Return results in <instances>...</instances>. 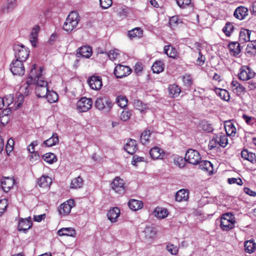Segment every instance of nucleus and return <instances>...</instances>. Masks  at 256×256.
<instances>
[{
  "mask_svg": "<svg viewBox=\"0 0 256 256\" xmlns=\"http://www.w3.org/2000/svg\"><path fill=\"white\" fill-rule=\"evenodd\" d=\"M52 180L48 176H42L38 181V185L42 188H48L52 184Z\"/></svg>",
  "mask_w": 256,
  "mask_h": 256,
  "instance_id": "nucleus-33",
  "label": "nucleus"
},
{
  "mask_svg": "<svg viewBox=\"0 0 256 256\" xmlns=\"http://www.w3.org/2000/svg\"><path fill=\"white\" fill-rule=\"evenodd\" d=\"M183 82L186 86L190 87L192 83V80L190 75H185L183 77Z\"/></svg>",
  "mask_w": 256,
  "mask_h": 256,
  "instance_id": "nucleus-60",
  "label": "nucleus"
},
{
  "mask_svg": "<svg viewBox=\"0 0 256 256\" xmlns=\"http://www.w3.org/2000/svg\"><path fill=\"white\" fill-rule=\"evenodd\" d=\"M199 164L200 167L202 170H206L209 172L212 171V164L210 162L207 160L201 161L199 162Z\"/></svg>",
  "mask_w": 256,
  "mask_h": 256,
  "instance_id": "nucleus-42",
  "label": "nucleus"
},
{
  "mask_svg": "<svg viewBox=\"0 0 256 256\" xmlns=\"http://www.w3.org/2000/svg\"><path fill=\"white\" fill-rule=\"evenodd\" d=\"M42 158L44 160L50 164H52L56 162L57 158L56 156L52 153H46L43 155Z\"/></svg>",
  "mask_w": 256,
  "mask_h": 256,
  "instance_id": "nucleus-43",
  "label": "nucleus"
},
{
  "mask_svg": "<svg viewBox=\"0 0 256 256\" xmlns=\"http://www.w3.org/2000/svg\"><path fill=\"white\" fill-rule=\"evenodd\" d=\"M150 154L154 160L163 159L165 156V153L161 148L155 146L152 148L150 150Z\"/></svg>",
  "mask_w": 256,
  "mask_h": 256,
  "instance_id": "nucleus-17",
  "label": "nucleus"
},
{
  "mask_svg": "<svg viewBox=\"0 0 256 256\" xmlns=\"http://www.w3.org/2000/svg\"><path fill=\"white\" fill-rule=\"evenodd\" d=\"M58 234L60 236H74L76 235V231L72 228H63L58 231Z\"/></svg>",
  "mask_w": 256,
  "mask_h": 256,
  "instance_id": "nucleus-31",
  "label": "nucleus"
},
{
  "mask_svg": "<svg viewBox=\"0 0 256 256\" xmlns=\"http://www.w3.org/2000/svg\"><path fill=\"white\" fill-rule=\"evenodd\" d=\"M116 102L118 106L121 108H124L127 105L128 100L126 97L119 96L117 97Z\"/></svg>",
  "mask_w": 256,
  "mask_h": 256,
  "instance_id": "nucleus-47",
  "label": "nucleus"
},
{
  "mask_svg": "<svg viewBox=\"0 0 256 256\" xmlns=\"http://www.w3.org/2000/svg\"><path fill=\"white\" fill-rule=\"evenodd\" d=\"M164 52L168 56L173 58H176L178 56L177 50L170 45L164 46Z\"/></svg>",
  "mask_w": 256,
  "mask_h": 256,
  "instance_id": "nucleus-26",
  "label": "nucleus"
},
{
  "mask_svg": "<svg viewBox=\"0 0 256 256\" xmlns=\"http://www.w3.org/2000/svg\"><path fill=\"white\" fill-rule=\"evenodd\" d=\"M242 157L252 164L256 162V155L254 153L248 152L246 150H244L241 152Z\"/></svg>",
  "mask_w": 256,
  "mask_h": 256,
  "instance_id": "nucleus-28",
  "label": "nucleus"
},
{
  "mask_svg": "<svg viewBox=\"0 0 256 256\" xmlns=\"http://www.w3.org/2000/svg\"><path fill=\"white\" fill-rule=\"evenodd\" d=\"M131 116L130 112L126 110H124L120 114V118L123 121L128 120Z\"/></svg>",
  "mask_w": 256,
  "mask_h": 256,
  "instance_id": "nucleus-51",
  "label": "nucleus"
},
{
  "mask_svg": "<svg viewBox=\"0 0 256 256\" xmlns=\"http://www.w3.org/2000/svg\"><path fill=\"white\" fill-rule=\"evenodd\" d=\"M134 107L140 112H144L146 110V106H144L142 102L139 100H136L134 102Z\"/></svg>",
  "mask_w": 256,
  "mask_h": 256,
  "instance_id": "nucleus-58",
  "label": "nucleus"
},
{
  "mask_svg": "<svg viewBox=\"0 0 256 256\" xmlns=\"http://www.w3.org/2000/svg\"><path fill=\"white\" fill-rule=\"evenodd\" d=\"M50 103H54L58 100V94L54 90H48L45 97Z\"/></svg>",
  "mask_w": 256,
  "mask_h": 256,
  "instance_id": "nucleus-39",
  "label": "nucleus"
},
{
  "mask_svg": "<svg viewBox=\"0 0 256 256\" xmlns=\"http://www.w3.org/2000/svg\"><path fill=\"white\" fill-rule=\"evenodd\" d=\"M128 206L130 210L136 211L142 208L143 203L140 200L131 199L128 202Z\"/></svg>",
  "mask_w": 256,
  "mask_h": 256,
  "instance_id": "nucleus-30",
  "label": "nucleus"
},
{
  "mask_svg": "<svg viewBox=\"0 0 256 256\" xmlns=\"http://www.w3.org/2000/svg\"><path fill=\"white\" fill-rule=\"evenodd\" d=\"M219 146L218 136L214 137L209 142L208 147L210 149L214 148Z\"/></svg>",
  "mask_w": 256,
  "mask_h": 256,
  "instance_id": "nucleus-52",
  "label": "nucleus"
},
{
  "mask_svg": "<svg viewBox=\"0 0 256 256\" xmlns=\"http://www.w3.org/2000/svg\"><path fill=\"white\" fill-rule=\"evenodd\" d=\"M255 72L247 66H242L239 70L238 78L240 80L246 81L253 78Z\"/></svg>",
  "mask_w": 256,
  "mask_h": 256,
  "instance_id": "nucleus-8",
  "label": "nucleus"
},
{
  "mask_svg": "<svg viewBox=\"0 0 256 256\" xmlns=\"http://www.w3.org/2000/svg\"><path fill=\"white\" fill-rule=\"evenodd\" d=\"M43 70L42 67H40L38 69V66L36 64H32L30 74L28 76V80L25 84L22 86L20 89L21 92L25 90L24 94L25 95H28L29 90L28 86L32 84L36 85V93L39 98H44L48 90V83L44 80L42 74Z\"/></svg>",
  "mask_w": 256,
  "mask_h": 256,
  "instance_id": "nucleus-1",
  "label": "nucleus"
},
{
  "mask_svg": "<svg viewBox=\"0 0 256 256\" xmlns=\"http://www.w3.org/2000/svg\"><path fill=\"white\" fill-rule=\"evenodd\" d=\"M142 234L144 240L147 242H149L152 240L155 237L156 231L153 227L146 226L142 231Z\"/></svg>",
  "mask_w": 256,
  "mask_h": 256,
  "instance_id": "nucleus-16",
  "label": "nucleus"
},
{
  "mask_svg": "<svg viewBox=\"0 0 256 256\" xmlns=\"http://www.w3.org/2000/svg\"><path fill=\"white\" fill-rule=\"evenodd\" d=\"M169 95L172 98L178 97L181 92L180 88L177 85L173 84L168 87Z\"/></svg>",
  "mask_w": 256,
  "mask_h": 256,
  "instance_id": "nucleus-34",
  "label": "nucleus"
},
{
  "mask_svg": "<svg viewBox=\"0 0 256 256\" xmlns=\"http://www.w3.org/2000/svg\"><path fill=\"white\" fill-rule=\"evenodd\" d=\"M246 52L250 55H254L256 54V40H252L246 47Z\"/></svg>",
  "mask_w": 256,
  "mask_h": 256,
  "instance_id": "nucleus-44",
  "label": "nucleus"
},
{
  "mask_svg": "<svg viewBox=\"0 0 256 256\" xmlns=\"http://www.w3.org/2000/svg\"><path fill=\"white\" fill-rule=\"evenodd\" d=\"M205 61V57L203 56L201 52L198 51V56L196 60V64L198 66H202L204 64Z\"/></svg>",
  "mask_w": 256,
  "mask_h": 256,
  "instance_id": "nucleus-62",
  "label": "nucleus"
},
{
  "mask_svg": "<svg viewBox=\"0 0 256 256\" xmlns=\"http://www.w3.org/2000/svg\"><path fill=\"white\" fill-rule=\"evenodd\" d=\"M167 250L171 254L176 255L178 252V248L176 246L170 244L167 246Z\"/></svg>",
  "mask_w": 256,
  "mask_h": 256,
  "instance_id": "nucleus-59",
  "label": "nucleus"
},
{
  "mask_svg": "<svg viewBox=\"0 0 256 256\" xmlns=\"http://www.w3.org/2000/svg\"><path fill=\"white\" fill-rule=\"evenodd\" d=\"M184 159L188 162L196 165L199 164L201 158L197 150L189 149L186 154Z\"/></svg>",
  "mask_w": 256,
  "mask_h": 256,
  "instance_id": "nucleus-7",
  "label": "nucleus"
},
{
  "mask_svg": "<svg viewBox=\"0 0 256 256\" xmlns=\"http://www.w3.org/2000/svg\"><path fill=\"white\" fill-rule=\"evenodd\" d=\"M92 48L88 46H84L78 49L76 56L78 58H88L92 56Z\"/></svg>",
  "mask_w": 256,
  "mask_h": 256,
  "instance_id": "nucleus-14",
  "label": "nucleus"
},
{
  "mask_svg": "<svg viewBox=\"0 0 256 256\" xmlns=\"http://www.w3.org/2000/svg\"><path fill=\"white\" fill-rule=\"evenodd\" d=\"M59 142L58 136L56 134H54L48 140L44 141V144L48 146H52L58 144Z\"/></svg>",
  "mask_w": 256,
  "mask_h": 256,
  "instance_id": "nucleus-38",
  "label": "nucleus"
},
{
  "mask_svg": "<svg viewBox=\"0 0 256 256\" xmlns=\"http://www.w3.org/2000/svg\"><path fill=\"white\" fill-rule=\"evenodd\" d=\"M124 148L128 153L130 154H134L138 150L136 140L132 139L128 140L124 146Z\"/></svg>",
  "mask_w": 256,
  "mask_h": 256,
  "instance_id": "nucleus-20",
  "label": "nucleus"
},
{
  "mask_svg": "<svg viewBox=\"0 0 256 256\" xmlns=\"http://www.w3.org/2000/svg\"><path fill=\"white\" fill-rule=\"evenodd\" d=\"M224 129L228 136H234L236 134V128L230 120L226 121L224 122Z\"/></svg>",
  "mask_w": 256,
  "mask_h": 256,
  "instance_id": "nucleus-25",
  "label": "nucleus"
},
{
  "mask_svg": "<svg viewBox=\"0 0 256 256\" xmlns=\"http://www.w3.org/2000/svg\"><path fill=\"white\" fill-rule=\"evenodd\" d=\"M92 102L91 98L82 97L76 103L78 110L80 112H86L92 106Z\"/></svg>",
  "mask_w": 256,
  "mask_h": 256,
  "instance_id": "nucleus-9",
  "label": "nucleus"
},
{
  "mask_svg": "<svg viewBox=\"0 0 256 256\" xmlns=\"http://www.w3.org/2000/svg\"><path fill=\"white\" fill-rule=\"evenodd\" d=\"M40 28L38 26H34L30 32V42L32 44V45L33 46H36V44L37 42V38L38 36V33L40 31Z\"/></svg>",
  "mask_w": 256,
  "mask_h": 256,
  "instance_id": "nucleus-27",
  "label": "nucleus"
},
{
  "mask_svg": "<svg viewBox=\"0 0 256 256\" xmlns=\"http://www.w3.org/2000/svg\"><path fill=\"white\" fill-rule=\"evenodd\" d=\"M132 72L130 68L122 64L117 65L114 70V74L118 78H122L129 75Z\"/></svg>",
  "mask_w": 256,
  "mask_h": 256,
  "instance_id": "nucleus-11",
  "label": "nucleus"
},
{
  "mask_svg": "<svg viewBox=\"0 0 256 256\" xmlns=\"http://www.w3.org/2000/svg\"><path fill=\"white\" fill-rule=\"evenodd\" d=\"M244 248L246 252L251 254L256 250V244L254 242L253 240H247L244 242Z\"/></svg>",
  "mask_w": 256,
  "mask_h": 256,
  "instance_id": "nucleus-36",
  "label": "nucleus"
},
{
  "mask_svg": "<svg viewBox=\"0 0 256 256\" xmlns=\"http://www.w3.org/2000/svg\"><path fill=\"white\" fill-rule=\"evenodd\" d=\"M14 144V141L12 139L8 140L7 144L6 145V152H11L12 150V145Z\"/></svg>",
  "mask_w": 256,
  "mask_h": 256,
  "instance_id": "nucleus-64",
  "label": "nucleus"
},
{
  "mask_svg": "<svg viewBox=\"0 0 256 256\" xmlns=\"http://www.w3.org/2000/svg\"><path fill=\"white\" fill-rule=\"evenodd\" d=\"M120 210L115 207L110 210L107 213V216L108 220L112 222H114L116 220L117 218L120 216Z\"/></svg>",
  "mask_w": 256,
  "mask_h": 256,
  "instance_id": "nucleus-24",
  "label": "nucleus"
},
{
  "mask_svg": "<svg viewBox=\"0 0 256 256\" xmlns=\"http://www.w3.org/2000/svg\"><path fill=\"white\" fill-rule=\"evenodd\" d=\"M154 214L158 218H164L167 216L168 212L166 208L157 207L154 211Z\"/></svg>",
  "mask_w": 256,
  "mask_h": 256,
  "instance_id": "nucleus-35",
  "label": "nucleus"
},
{
  "mask_svg": "<svg viewBox=\"0 0 256 256\" xmlns=\"http://www.w3.org/2000/svg\"><path fill=\"white\" fill-rule=\"evenodd\" d=\"M252 31L247 29H242L239 34L240 40L242 43L248 42L250 40Z\"/></svg>",
  "mask_w": 256,
  "mask_h": 256,
  "instance_id": "nucleus-29",
  "label": "nucleus"
},
{
  "mask_svg": "<svg viewBox=\"0 0 256 256\" xmlns=\"http://www.w3.org/2000/svg\"><path fill=\"white\" fill-rule=\"evenodd\" d=\"M2 100L4 102V106H9L14 102V97L12 94H9L4 96Z\"/></svg>",
  "mask_w": 256,
  "mask_h": 256,
  "instance_id": "nucleus-49",
  "label": "nucleus"
},
{
  "mask_svg": "<svg viewBox=\"0 0 256 256\" xmlns=\"http://www.w3.org/2000/svg\"><path fill=\"white\" fill-rule=\"evenodd\" d=\"M151 134V132L150 130H146L140 136V140L143 144H146L149 142V138Z\"/></svg>",
  "mask_w": 256,
  "mask_h": 256,
  "instance_id": "nucleus-45",
  "label": "nucleus"
},
{
  "mask_svg": "<svg viewBox=\"0 0 256 256\" xmlns=\"http://www.w3.org/2000/svg\"><path fill=\"white\" fill-rule=\"evenodd\" d=\"M14 184V179L10 178H4L1 180V187L4 192H8Z\"/></svg>",
  "mask_w": 256,
  "mask_h": 256,
  "instance_id": "nucleus-18",
  "label": "nucleus"
},
{
  "mask_svg": "<svg viewBox=\"0 0 256 256\" xmlns=\"http://www.w3.org/2000/svg\"><path fill=\"white\" fill-rule=\"evenodd\" d=\"M232 92L238 96H240L246 92V88L236 80H232L231 82Z\"/></svg>",
  "mask_w": 256,
  "mask_h": 256,
  "instance_id": "nucleus-19",
  "label": "nucleus"
},
{
  "mask_svg": "<svg viewBox=\"0 0 256 256\" xmlns=\"http://www.w3.org/2000/svg\"><path fill=\"white\" fill-rule=\"evenodd\" d=\"M189 192L187 190L181 189L178 190L175 196L176 200L178 202L186 201L188 199Z\"/></svg>",
  "mask_w": 256,
  "mask_h": 256,
  "instance_id": "nucleus-22",
  "label": "nucleus"
},
{
  "mask_svg": "<svg viewBox=\"0 0 256 256\" xmlns=\"http://www.w3.org/2000/svg\"><path fill=\"white\" fill-rule=\"evenodd\" d=\"M107 54L110 60H114L116 59L120 55L119 50L116 49L110 50L108 52Z\"/></svg>",
  "mask_w": 256,
  "mask_h": 256,
  "instance_id": "nucleus-50",
  "label": "nucleus"
},
{
  "mask_svg": "<svg viewBox=\"0 0 256 256\" xmlns=\"http://www.w3.org/2000/svg\"><path fill=\"white\" fill-rule=\"evenodd\" d=\"M74 206V200H69L61 204L58 208V212L60 215L66 216L71 211L72 208Z\"/></svg>",
  "mask_w": 256,
  "mask_h": 256,
  "instance_id": "nucleus-13",
  "label": "nucleus"
},
{
  "mask_svg": "<svg viewBox=\"0 0 256 256\" xmlns=\"http://www.w3.org/2000/svg\"><path fill=\"white\" fill-rule=\"evenodd\" d=\"M80 21V16L76 11L71 12L68 16L62 28L66 32H72L78 26Z\"/></svg>",
  "mask_w": 256,
  "mask_h": 256,
  "instance_id": "nucleus-2",
  "label": "nucleus"
},
{
  "mask_svg": "<svg viewBox=\"0 0 256 256\" xmlns=\"http://www.w3.org/2000/svg\"><path fill=\"white\" fill-rule=\"evenodd\" d=\"M235 222L233 214L230 212L225 213L222 216L220 227L224 231H228L234 228Z\"/></svg>",
  "mask_w": 256,
  "mask_h": 256,
  "instance_id": "nucleus-4",
  "label": "nucleus"
},
{
  "mask_svg": "<svg viewBox=\"0 0 256 256\" xmlns=\"http://www.w3.org/2000/svg\"><path fill=\"white\" fill-rule=\"evenodd\" d=\"M13 50L16 59H19L24 62L28 58L30 55V50L24 46L22 44L14 45Z\"/></svg>",
  "mask_w": 256,
  "mask_h": 256,
  "instance_id": "nucleus-5",
  "label": "nucleus"
},
{
  "mask_svg": "<svg viewBox=\"0 0 256 256\" xmlns=\"http://www.w3.org/2000/svg\"><path fill=\"white\" fill-rule=\"evenodd\" d=\"M8 205V200L6 199L0 200V216H2L5 212Z\"/></svg>",
  "mask_w": 256,
  "mask_h": 256,
  "instance_id": "nucleus-53",
  "label": "nucleus"
},
{
  "mask_svg": "<svg viewBox=\"0 0 256 256\" xmlns=\"http://www.w3.org/2000/svg\"><path fill=\"white\" fill-rule=\"evenodd\" d=\"M24 62L19 59L13 60L10 65V70L14 75L22 76L25 72Z\"/></svg>",
  "mask_w": 256,
  "mask_h": 256,
  "instance_id": "nucleus-6",
  "label": "nucleus"
},
{
  "mask_svg": "<svg viewBox=\"0 0 256 256\" xmlns=\"http://www.w3.org/2000/svg\"><path fill=\"white\" fill-rule=\"evenodd\" d=\"M152 68L154 73L158 74L163 71L164 64L162 61H156L154 63Z\"/></svg>",
  "mask_w": 256,
  "mask_h": 256,
  "instance_id": "nucleus-40",
  "label": "nucleus"
},
{
  "mask_svg": "<svg viewBox=\"0 0 256 256\" xmlns=\"http://www.w3.org/2000/svg\"><path fill=\"white\" fill-rule=\"evenodd\" d=\"M234 27L233 25L230 23L228 22L224 27L222 30L226 36H230V33L234 30Z\"/></svg>",
  "mask_w": 256,
  "mask_h": 256,
  "instance_id": "nucleus-48",
  "label": "nucleus"
},
{
  "mask_svg": "<svg viewBox=\"0 0 256 256\" xmlns=\"http://www.w3.org/2000/svg\"><path fill=\"white\" fill-rule=\"evenodd\" d=\"M191 0H176L177 4L182 8H184L190 5Z\"/></svg>",
  "mask_w": 256,
  "mask_h": 256,
  "instance_id": "nucleus-56",
  "label": "nucleus"
},
{
  "mask_svg": "<svg viewBox=\"0 0 256 256\" xmlns=\"http://www.w3.org/2000/svg\"><path fill=\"white\" fill-rule=\"evenodd\" d=\"M101 7L104 9H106L112 4V0H100Z\"/></svg>",
  "mask_w": 256,
  "mask_h": 256,
  "instance_id": "nucleus-57",
  "label": "nucleus"
},
{
  "mask_svg": "<svg viewBox=\"0 0 256 256\" xmlns=\"http://www.w3.org/2000/svg\"><path fill=\"white\" fill-rule=\"evenodd\" d=\"M16 6V0H8L6 8L10 10H13Z\"/></svg>",
  "mask_w": 256,
  "mask_h": 256,
  "instance_id": "nucleus-63",
  "label": "nucleus"
},
{
  "mask_svg": "<svg viewBox=\"0 0 256 256\" xmlns=\"http://www.w3.org/2000/svg\"><path fill=\"white\" fill-rule=\"evenodd\" d=\"M82 178L78 176L72 180L70 184V188H78L82 187L84 183Z\"/></svg>",
  "mask_w": 256,
  "mask_h": 256,
  "instance_id": "nucleus-41",
  "label": "nucleus"
},
{
  "mask_svg": "<svg viewBox=\"0 0 256 256\" xmlns=\"http://www.w3.org/2000/svg\"><path fill=\"white\" fill-rule=\"evenodd\" d=\"M234 15L238 19L242 20L248 15V10L246 7L240 6L236 9Z\"/></svg>",
  "mask_w": 256,
  "mask_h": 256,
  "instance_id": "nucleus-21",
  "label": "nucleus"
},
{
  "mask_svg": "<svg viewBox=\"0 0 256 256\" xmlns=\"http://www.w3.org/2000/svg\"><path fill=\"white\" fill-rule=\"evenodd\" d=\"M219 146L224 148L228 143V138L226 136H218Z\"/></svg>",
  "mask_w": 256,
  "mask_h": 256,
  "instance_id": "nucleus-55",
  "label": "nucleus"
},
{
  "mask_svg": "<svg viewBox=\"0 0 256 256\" xmlns=\"http://www.w3.org/2000/svg\"><path fill=\"white\" fill-rule=\"evenodd\" d=\"M124 184L122 179L116 177L111 184L112 188L116 192L120 194H123L126 190Z\"/></svg>",
  "mask_w": 256,
  "mask_h": 256,
  "instance_id": "nucleus-10",
  "label": "nucleus"
},
{
  "mask_svg": "<svg viewBox=\"0 0 256 256\" xmlns=\"http://www.w3.org/2000/svg\"><path fill=\"white\" fill-rule=\"evenodd\" d=\"M32 222L30 217L26 218H22L18 224V230L26 232V231L32 226Z\"/></svg>",
  "mask_w": 256,
  "mask_h": 256,
  "instance_id": "nucleus-15",
  "label": "nucleus"
},
{
  "mask_svg": "<svg viewBox=\"0 0 256 256\" xmlns=\"http://www.w3.org/2000/svg\"><path fill=\"white\" fill-rule=\"evenodd\" d=\"M169 24L172 28L176 27L178 24H182V22L176 16L170 18Z\"/></svg>",
  "mask_w": 256,
  "mask_h": 256,
  "instance_id": "nucleus-46",
  "label": "nucleus"
},
{
  "mask_svg": "<svg viewBox=\"0 0 256 256\" xmlns=\"http://www.w3.org/2000/svg\"><path fill=\"white\" fill-rule=\"evenodd\" d=\"M88 83L90 87L95 90H100L102 86V78L98 76H91L88 78Z\"/></svg>",
  "mask_w": 256,
  "mask_h": 256,
  "instance_id": "nucleus-12",
  "label": "nucleus"
},
{
  "mask_svg": "<svg viewBox=\"0 0 256 256\" xmlns=\"http://www.w3.org/2000/svg\"><path fill=\"white\" fill-rule=\"evenodd\" d=\"M228 182L229 184H236L238 186H242V180L240 178H228Z\"/></svg>",
  "mask_w": 256,
  "mask_h": 256,
  "instance_id": "nucleus-61",
  "label": "nucleus"
},
{
  "mask_svg": "<svg viewBox=\"0 0 256 256\" xmlns=\"http://www.w3.org/2000/svg\"><path fill=\"white\" fill-rule=\"evenodd\" d=\"M215 92L222 100L225 101H228L230 100V94L226 90L224 89L216 88Z\"/></svg>",
  "mask_w": 256,
  "mask_h": 256,
  "instance_id": "nucleus-37",
  "label": "nucleus"
},
{
  "mask_svg": "<svg viewBox=\"0 0 256 256\" xmlns=\"http://www.w3.org/2000/svg\"><path fill=\"white\" fill-rule=\"evenodd\" d=\"M228 47L230 54L232 56H237L240 52V44L238 42H230Z\"/></svg>",
  "mask_w": 256,
  "mask_h": 256,
  "instance_id": "nucleus-23",
  "label": "nucleus"
},
{
  "mask_svg": "<svg viewBox=\"0 0 256 256\" xmlns=\"http://www.w3.org/2000/svg\"><path fill=\"white\" fill-rule=\"evenodd\" d=\"M94 105L98 110L108 113L112 110L114 104L108 96H100L96 98Z\"/></svg>",
  "mask_w": 256,
  "mask_h": 256,
  "instance_id": "nucleus-3",
  "label": "nucleus"
},
{
  "mask_svg": "<svg viewBox=\"0 0 256 256\" xmlns=\"http://www.w3.org/2000/svg\"><path fill=\"white\" fill-rule=\"evenodd\" d=\"M143 31L140 28H136L128 31V36L131 40L140 38L142 36Z\"/></svg>",
  "mask_w": 256,
  "mask_h": 256,
  "instance_id": "nucleus-32",
  "label": "nucleus"
},
{
  "mask_svg": "<svg viewBox=\"0 0 256 256\" xmlns=\"http://www.w3.org/2000/svg\"><path fill=\"white\" fill-rule=\"evenodd\" d=\"M24 99V96L20 92L18 96V99L14 102V109L19 108L22 105Z\"/></svg>",
  "mask_w": 256,
  "mask_h": 256,
  "instance_id": "nucleus-54",
  "label": "nucleus"
}]
</instances>
